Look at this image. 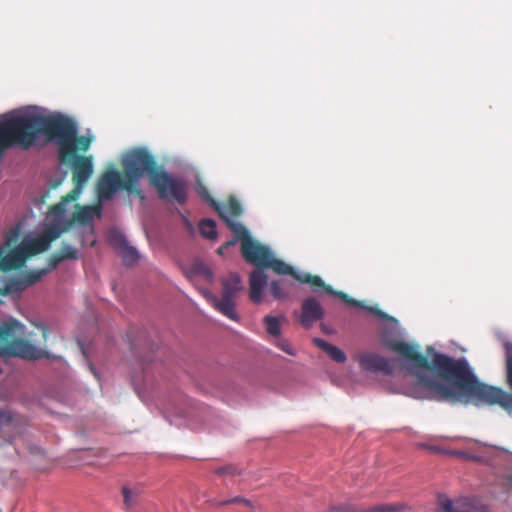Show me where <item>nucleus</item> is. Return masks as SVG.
I'll use <instances>...</instances> for the list:
<instances>
[{
  "mask_svg": "<svg viewBox=\"0 0 512 512\" xmlns=\"http://www.w3.org/2000/svg\"><path fill=\"white\" fill-rule=\"evenodd\" d=\"M435 368L446 380L447 385H433L419 396L436 398L437 401L480 405L499 404L512 415V394L501 388L481 383L473 373L467 359H455L447 354L428 349ZM507 381L512 390V373L507 374Z\"/></svg>",
  "mask_w": 512,
  "mask_h": 512,
  "instance_id": "obj_1",
  "label": "nucleus"
},
{
  "mask_svg": "<svg viewBox=\"0 0 512 512\" xmlns=\"http://www.w3.org/2000/svg\"><path fill=\"white\" fill-rule=\"evenodd\" d=\"M77 132L75 121L62 113L0 116V160L10 148L31 149L44 135L47 142L58 145L59 159L66 162L74 156L73 140Z\"/></svg>",
  "mask_w": 512,
  "mask_h": 512,
  "instance_id": "obj_2",
  "label": "nucleus"
},
{
  "mask_svg": "<svg viewBox=\"0 0 512 512\" xmlns=\"http://www.w3.org/2000/svg\"><path fill=\"white\" fill-rule=\"evenodd\" d=\"M390 349L398 354L396 358H386L377 353H364L359 357V363L363 370L375 373H384L387 375L405 370L410 375L416 377L412 384H404L393 390L395 393L407 395L415 399L436 400L428 396H419L416 393H422L424 390L435 385H447L446 380L439 374L434 366L429 364L428 359L423 356L418 349L405 342H395L391 344ZM430 348H433L430 346ZM429 349V347L427 348ZM427 356L432 360V357Z\"/></svg>",
  "mask_w": 512,
  "mask_h": 512,
  "instance_id": "obj_3",
  "label": "nucleus"
},
{
  "mask_svg": "<svg viewBox=\"0 0 512 512\" xmlns=\"http://www.w3.org/2000/svg\"><path fill=\"white\" fill-rule=\"evenodd\" d=\"M120 164L122 171L108 168L100 175L96 184L98 198L102 201L111 200L121 190L144 200L140 179L147 175L150 182L151 175L158 171L160 167L155 157L148 149L136 147L122 155Z\"/></svg>",
  "mask_w": 512,
  "mask_h": 512,
  "instance_id": "obj_4",
  "label": "nucleus"
},
{
  "mask_svg": "<svg viewBox=\"0 0 512 512\" xmlns=\"http://www.w3.org/2000/svg\"><path fill=\"white\" fill-rule=\"evenodd\" d=\"M265 268L272 269L279 275H290L301 283H306L311 286L313 291L323 289L328 295L334 296L341 300L350 308L361 309L369 316L375 317L377 320H396L394 317L383 312L377 304L368 303L367 301L356 300L348 294L334 290L331 285L326 284L320 276L311 275L310 273H297L293 267L284 261L277 259L272 254Z\"/></svg>",
  "mask_w": 512,
  "mask_h": 512,
  "instance_id": "obj_5",
  "label": "nucleus"
},
{
  "mask_svg": "<svg viewBox=\"0 0 512 512\" xmlns=\"http://www.w3.org/2000/svg\"><path fill=\"white\" fill-rule=\"evenodd\" d=\"M23 328L22 322H0V340L8 341L17 334H21ZM0 356L5 359L16 357L24 360H38L48 358V352L26 340H13L8 345L0 346Z\"/></svg>",
  "mask_w": 512,
  "mask_h": 512,
  "instance_id": "obj_6",
  "label": "nucleus"
},
{
  "mask_svg": "<svg viewBox=\"0 0 512 512\" xmlns=\"http://www.w3.org/2000/svg\"><path fill=\"white\" fill-rule=\"evenodd\" d=\"M241 279L237 273H230L222 280V297L218 298L207 290H202L205 298L219 311L223 316L235 318V299L238 291L241 290Z\"/></svg>",
  "mask_w": 512,
  "mask_h": 512,
  "instance_id": "obj_7",
  "label": "nucleus"
},
{
  "mask_svg": "<svg viewBox=\"0 0 512 512\" xmlns=\"http://www.w3.org/2000/svg\"><path fill=\"white\" fill-rule=\"evenodd\" d=\"M150 184L156 189L160 199H172L179 204H184L187 200L186 182L182 178L170 175L161 167L151 175Z\"/></svg>",
  "mask_w": 512,
  "mask_h": 512,
  "instance_id": "obj_8",
  "label": "nucleus"
},
{
  "mask_svg": "<svg viewBox=\"0 0 512 512\" xmlns=\"http://www.w3.org/2000/svg\"><path fill=\"white\" fill-rule=\"evenodd\" d=\"M48 248L49 245L42 234L34 238H25L17 247L7 252L10 271L23 267L29 257L42 253Z\"/></svg>",
  "mask_w": 512,
  "mask_h": 512,
  "instance_id": "obj_9",
  "label": "nucleus"
},
{
  "mask_svg": "<svg viewBox=\"0 0 512 512\" xmlns=\"http://www.w3.org/2000/svg\"><path fill=\"white\" fill-rule=\"evenodd\" d=\"M272 252L266 246L246 237L242 243V256L246 262L254 264L257 269H264Z\"/></svg>",
  "mask_w": 512,
  "mask_h": 512,
  "instance_id": "obj_10",
  "label": "nucleus"
},
{
  "mask_svg": "<svg viewBox=\"0 0 512 512\" xmlns=\"http://www.w3.org/2000/svg\"><path fill=\"white\" fill-rule=\"evenodd\" d=\"M65 163L72 164L73 183L84 185L87 183L93 173V163L91 156L74 155Z\"/></svg>",
  "mask_w": 512,
  "mask_h": 512,
  "instance_id": "obj_11",
  "label": "nucleus"
},
{
  "mask_svg": "<svg viewBox=\"0 0 512 512\" xmlns=\"http://www.w3.org/2000/svg\"><path fill=\"white\" fill-rule=\"evenodd\" d=\"M473 504L469 498H458L455 501L444 494L437 497V512H472Z\"/></svg>",
  "mask_w": 512,
  "mask_h": 512,
  "instance_id": "obj_12",
  "label": "nucleus"
},
{
  "mask_svg": "<svg viewBox=\"0 0 512 512\" xmlns=\"http://www.w3.org/2000/svg\"><path fill=\"white\" fill-rule=\"evenodd\" d=\"M268 277L263 269H256L250 275V293L249 297L252 302L260 303L262 299V290L267 285Z\"/></svg>",
  "mask_w": 512,
  "mask_h": 512,
  "instance_id": "obj_13",
  "label": "nucleus"
},
{
  "mask_svg": "<svg viewBox=\"0 0 512 512\" xmlns=\"http://www.w3.org/2000/svg\"><path fill=\"white\" fill-rule=\"evenodd\" d=\"M187 277L194 283L205 282L211 284L213 282V272L201 261H195L186 271Z\"/></svg>",
  "mask_w": 512,
  "mask_h": 512,
  "instance_id": "obj_14",
  "label": "nucleus"
},
{
  "mask_svg": "<svg viewBox=\"0 0 512 512\" xmlns=\"http://www.w3.org/2000/svg\"><path fill=\"white\" fill-rule=\"evenodd\" d=\"M111 242L118 248L121 257L126 264H134L138 261L139 254L137 250L134 247L129 246L122 235H114L111 237Z\"/></svg>",
  "mask_w": 512,
  "mask_h": 512,
  "instance_id": "obj_15",
  "label": "nucleus"
},
{
  "mask_svg": "<svg viewBox=\"0 0 512 512\" xmlns=\"http://www.w3.org/2000/svg\"><path fill=\"white\" fill-rule=\"evenodd\" d=\"M219 216L224 220L227 224L228 220H233L231 217H238L242 214V206L239 201L233 197H231L227 203L217 204L214 206Z\"/></svg>",
  "mask_w": 512,
  "mask_h": 512,
  "instance_id": "obj_16",
  "label": "nucleus"
},
{
  "mask_svg": "<svg viewBox=\"0 0 512 512\" xmlns=\"http://www.w3.org/2000/svg\"><path fill=\"white\" fill-rule=\"evenodd\" d=\"M47 273V269H40L36 271L23 272L12 284L11 287L15 290H24L27 287L40 281Z\"/></svg>",
  "mask_w": 512,
  "mask_h": 512,
  "instance_id": "obj_17",
  "label": "nucleus"
},
{
  "mask_svg": "<svg viewBox=\"0 0 512 512\" xmlns=\"http://www.w3.org/2000/svg\"><path fill=\"white\" fill-rule=\"evenodd\" d=\"M323 309L315 298H308L302 304V320H322Z\"/></svg>",
  "mask_w": 512,
  "mask_h": 512,
  "instance_id": "obj_18",
  "label": "nucleus"
},
{
  "mask_svg": "<svg viewBox=\"0 0 512 512\" xmlns=\"http://www.w3.org/2000/svg\"><path fill=\"white\" fill-rule=\"evenodd\" d=\"M96 213L100 216V208L91 206L81 207L80 205H76V210L72 215L71 222L89 224L92 222Z\"/></svg>",
  "mask_w": 512,
  "mask_h": 512,
  "instance_id": "obj_19",
  "label": "nucleus"
},
{
  "mask_svg": "<svg viewBox=\"0 0 512 512\" xmlns=\"http://www.w3.org/2000/svg\"><path fill=\"white\" fill-rule=\"evenodd\" d=\"M313 342L335 362L344 363L346 361L347 357L345 352L337 346L332 345L321 338H314Z\"/></svg>",
  "mask_w": 512,
  "mask_h": 512,
  "instance_id": "obj_20",
  "label": "nucleus"
},
{
  "mask_svg": "<svg viewBox=\"0 0 512 512\" xmlns=\"http://www.w3.org/2000/svg\"><path fill=\"white\" fill-rule=\"evenodd\" d=\"M227 227L235 233V236L224 243L225 247L229 248L231 246H234L239 240H241V244L243 243V239L246 237H250L247 229L240 223L234 221V220H228L227 221Z\"/></svg>",
  "mask_w": 512,
  "mask_h": 512,
  "instance_id": "obj_21",
  "label": "nucleus"
},
{
  "mask_svg": "<svg viewBox=\"0 0 512 512\" xmlns=\"http://www.w3.org/2000/svg\"><path fill=\"white\" fill-rule=\"evenodd\" d=\"M199 231L204 238L214 240L217 237L216 223L212 219L201 220Z\"/></svg>",
  "mask_w": 512,
  "mask_h": 512,
  "instance_id": "obj_22",
  "label": "nucleus"
},
{
  "mask_svg": "<svg viewBox=\"0 0 512 512\" xmlns=\"http://www.w3.org/2000/svg\"><path fill=\"white\" fill-rule=\"evenodd\" d=\"M67 229L68 225L60 226L58 224H52L49 227H47L41 234L50 246L51 242L58 239L62 233L67 231Z\"/></svg>",
  "mask_w": 512,
  "mask_h": 512,
  "instance_id": "obj_23",
  "label": "nucleus"
},
{
  "mask_svg": "<svg viewBox=\"0 0 512 512\" xmlns=\"http://www.w3.org/2000/svg\"><path fill=\"white\" fill-rule=\"evenodd\" d=\"M91 142L92 138L86 136H77L76 134L73 140L74 155H76V150L86 152L89 149Z\"/></svg>",
  "mask_w": 512,
  "mask_h": 512,
  "instance_id": "obj_24",
  "label": "nucleus"
},
{
  "mask_svg": "<svg viewBox=\"0 0 512 512\" xmlns=\"http://www.w3.org/2000/svg\"><path fill=\"white\" fill-rule=\"evenodd\" d=\"M57 253L63 261L78 258V250L69 244H64Z\"/></svg>",
  "mask_w": 512,
  "mask_h": 512,
  "instance_id": "obj_25",
  "label": "nucleus"
},
{
  "mask_svg": "<svg viewBox=\"0 0 512 512\" xmlns=\"http://www.w3.org/2000/svg\"><path fill=\"white\" fill-rule=\"evenodd\" d=\"M271 295L275 299H283L287 296V293L283 290L281 282L274 280L269 285Z\"/></svg>",
  "mask_w": 512,
  "mask_h": 512,
  "instance_id": "obj_26",
  "label": "nucleus"
},
{
  "mask_svg": "<svg viewBox=\"0 0 512 512\" xmlns=\"http://www.w3.org/2000/svg\"><path fill=\"white\" fill-rule=\"evenodd\" d=\"M123 501L127 508H131L136 503L137 493L124 486L122 488Z\"/></svg>",
  "mask_w": 512,
  "mask_h": 512,
  "instance_id": "obj_27",
  "label": "nucleus"
},
{
  "mask_svg": "<svg viewBox=\"0 0 512 512\" xmlns=\"http://www.w3.org/2000/svg\"><path fill=\"white\" fill-rule=\"evenodd\" d=\"M402 509V506L399 504H382L374 506L364 512H397Z\"/></svg>",
  "mask_w": 512,
  "mask_h": 512,
  "instance_id": "obj_28",
  "label": "nucleus"
},
{
  "mask_svg": "<svg viewBox=\"0 0 512 512\" xmlns=\"http://www.w3.org/2000/svg\"><path fill=\"white\" fill-rule=\"evenodd\" d=\"M83 188H84V185H79L78 183H74L73 190L70 191L67 195L63 196L61 199L65 203L75 201L79 197Z\"/></svg>",
  "mask_w": 512,
  "mask_h": 512,
  "instance_id": "obj_29",
  "label": "nucleus"
},
{
  "mask_svg": "<svg viewBox=\"0 0 512 512\" xmlns=\"http://www.w3.org/2000/svg\"><path fill=\"white\" fill-rule=\"evenodd\" d=\"M83 188H84V185H79L78 183H74L73 190L70 191L67 195L63 196L61 199L65 203L75 201L79 197Z\"/></svg>",
  "mask_w": 512,
  "mask_h": 512,
  "instance_id": "obj_30",
  "label": "nucleus"
},
{
  "mask_svg": "<svg viewBox=\"0 0 512 512\" xmlns=\"http://www.w3.org/2000/svg\"><path fill=\"white\" fill-rule=\"evenodd\" d=\"M13 421V414L9 410H0V428Z\"/></svg>",
  "mask_w": 512,
  "mask_h": 512,
  "instance_id": "obj_31",
  "label": "nucleus"
},
{
  "mask_svg": "<svg viewBox=\"0 0 512 512\" xmlns=\"http://www.w3.org/2000/svg\"><path fill=\"white\" fill-rule=\"evenodd\" d=\"M50 212L52 214H54L55 216H58V217L63 216L65 214V212H66V203L63 202V200L61 199V202L53 205L50 208Z\"/></svg>",
  "mask_w": 512,
  "mask_h": 512,
  "instance_id": "obj_32",
  "label": "nucleus"
},
{
  "mask_svg": "<svg viewBox=\"0 0 512 512\" xmlns=\"http://www.w3.org/2000/svg\"><path fill=\"white\" fill-rule=\"evenodd\" d=\"M7 259V253H5L3 247H0V271H10V266Z\"/></svg>",
  "mask_w": 512,
  "mask_h": 512,
  "instance_id": "obj_33",
  "label": "nucleus"
},
{
  "mask_svg": "<svg viewBox=\"0 0 512 512\" xmlns=\"http://www.w3.org/2000/svg\"><path fill=\"white\" fill-rule=\"evenodd\" d=\"M61 262H63V260L58 253L52 254L48 260V268H46L47 273L55 269Z\"/></svg>",
  "mask_w": 512,
  "mask_h": 512,
  "instance_id": "obj_34",
  "label": "nucleus"
},
{
  "mask_svg": "<svg viewBox=\"0 0 512 512\" xmlns=\"http://www.w3.org/2000/svg\"><path fill=\"white\" fill-rule=\"evenodd\" d=\"M197 192L204 200L209 201L213 206L216 205V202L213 200V198L210 195V192L205 186L199 185L197 187Z\"/></svg>",
  "mask_w": 512,
  "mask_h": 512,
  "instance_id": "obj_35",
  "label": "nucleus"
},
{
  "mask_svg": "<svg viewBox=\"0 0 512 512\" xmlns=\"http://www.w3.org/2000/svg\"><path fill=\"white\" fill-rule=\"evenodd\" d=\"M267 332L272 336H278L281 332V322H267Z\"/></svg>",
  "mask_w": 512,
  "mask_h": 512,
  "instance_id": "obj_36",
  "label": "nucleus"
},
{
  "mask_svg": "<svg viewBox=\"0 0 512 512\" xmlns=\"http://www.w3.org/2000/svg\"><path fill=\"white\" fill-rule=\"evenodd\" d=\"M277 346L281 350H283L284 352H286V353H288L290 355H294L295 354V351L292 349L291 345L286 340H283V339L278 340Z\"/></svg>",
  "mask_w": 512,
  "mask_h": 512,
  "instance_id": "obj_37",
  "label": "nucleus"
},
{
  "mask_svg": "<svg viewBox=\"0 0 512 512\" xmlns=\"http://www.w3.org/2000/svg\"><path fill=\"white\" fill-rule=\"evenodd\" d=\"M233 503H245L246 505H250V501L245 498L241 497H234L222 502H219L218 505H226V504H233Z\"/></svg>",
  "mask_w": 512,
  "mask_h": 512,
  "instance_id": "obj_38",
  "label": "nucleus"
},
{
  "mask_svg": "<svg viewBox=\"0 0 512 512\" xmlns=\"http://www.w3.org/2000/svg\"><path fill=\"white\" fill-rule=\"evenodd\" d=\"M321 329L326 334H333L336 329L333 326V322H320Z\"/></svg>",
  "mask_w": 512,
  "mask_h": 512,
  "instance_id": "obj_39",
  "label": "nucleus"
},
{
  "mask_svg": "<svg viewBox=\"0 0 512 512\" xmlns=\"http://www.w3.org/2000/svg\"><path fill=\"white\" fill-rule=\"evenodd\" d=\"M235 472H236V469L233 466L220 467L215 470V473H217V474H226V473L234 474Z\"/></svg>",
  "mask_w": 512,
  "mask_h": 512,
  "instance_id": "obj_40",
  "label": "nucleus"
},
{
  "mask_svg": "<svg viewBox=\"0 0 512 512\" xmlns=\"http://www.w3.org/2000/svg\"><path fill=\"white\" fill-rule=\"evenodd\" d=\"M507 374H512V347L507 349Z\"/></svg>",
  "mask_w": 512,
  "mask_h": 512,
  "instance_id": "obj_41",
  "label": "nucleus"
},
{
  "mask_svg": "<svg viewBox=\"0 0 512 512\" xmlns=\"http://www.w3.org/2000/svg\"><path fill=\"white\" fill-rule=\"evenodd\" d=\"M227 249H228V248H227V247H225V245H224V244H222V245L218 248V251H217V252H218V254L223 255Z\"/></svg>",
  "mask_w": 512,
  "mask_h": 512,
  "instance_id": "obj_42",
  "label": "nucleus"
},
{
  "mask_svg": "<svg viewBox=\"0 0 512 512\" xmlns=\"http://www.w3.org/2000/svg\"><path fill=\"white\" fill-rule=\"evenodd\" d=\"M303 324V326L306 328V329H309L310 327H312V324L313 322H308V321H305V322H301Z\"/></svg>",
  "mask_w": 512,
  "mask_h": 512,
  "instance_id": "obj_43",
  "label": "nucleus"
},
{
  "mask_svg": "<svg viewBox=\"0 0 512 512\" xmlns=\"http://www.w3.org/2000/svg\"><path fill=\"white\" fill-rule=\"evenodd\" d=\"M263 320L270 321V320H279V319L277 317H275V316L267 315V316L264 317Z\"/></svg>",
  "mask_w": 512,
  "mask_h": 512,
  "instance_id": "obj_44",
  "label": "nucleus"
},
{
  "mask_svg": "<svg viewBox=\"0 0 512 512\" xmlns=\"http://www.w3.org/2000/svg\"><path fill=\"white\" fill-rule=\"evenodd\" d=\"M39 325H37V327L41 328L43 331H45V326H44V322H38Z\"/></svg>",
  "mask_w": 512,
  "mask_h": 512,
  "instance_id": "obj_45",
  "label": "nucleus"
},
{
  "mask_svg": "<svg viewBox=\"0 0 512 512\" xmlns=\"http://www.w3.org/2000/svg\"><path fill=\"white\" fill-rule=\"evenodd\" d=\"M14 234L17 235L18 234V229H15L14 230Z\"/></svg>",
  "mask_w": 512,
  "mask_h": 512,
  "instance_id": "obj_46",
  "label": "nucleus"
}]
</instances>
